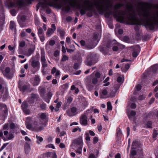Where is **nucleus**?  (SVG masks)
<instances>
[{"instance_id": "obj_30", "label": "nucleus", "mask_w": 158, "mask_h": 158, "mask_svg": "<svg viewBox=\"0 0 158 158\" xmlns=\"http://www.w3.org/2000/svg\"><path fill=\"white\" fill-rule=\"evenodd\" d=\"M10 28L11 29L15 28V23L13 21H10Z\"/></svg>"}, {"instance_id": "obj_44", "label": "nucleus", "mask_w": 158, "mask_h": 158, "mask_svg": "<svg viewBox=\"0 0 158 158\" xmlns=\"http://www.w3.org/2000/svg\"><path fill=\"white\" fill-rule=\"evenodd\" d=\"M31 98L33 99H37L38 98V95L37 94H31Z\"/></svg>"}, {"instance_id": "obj_64", "label": "nucleus", "mask_w": 158, "mask_h": 158, "mask_svg": "<svg viewBox=\"0 0 158 158\" xmlns=\"http://www.w3.org/2000/svg\"><path fill=\"white\" fill-rule=\"evenodd\" d=\"M56 71H57L56 68L53 67L51 73L52 74H53L55 73H56Z\"/></svg>"}, {"instance_id": "obj_21", "label": "nucleus", "mask_w": 158, "mask_h": 158, "mask_svg": "<svg viewBox=\"0 0 158 158\" xmlns=\"http://www.w3.org/2000/svg\"><path fill=\"white\" fill-rule=\"evenodd\" d=\"M62 104V102H58L56 106V107L54 109L56 111H58L59 110V108L61 107Z\"/></svg>"}, {"instance_id": "obj_59", "label": "nucleus", "mask_w": 158, "mask_h": 158, "mask_svg": "<svg viewBox=\"0 0 158 158\" xmlns=\"http://www.w3.org/2000/svg\"><path fill=\"white\" fill-rule=\"evenodd\" d=\"M135 88L136 90L139 91L141 89V86L140 85H138L136 86Z\"/></svg>"}, {"instance_id": "obj_34", "label": "nucleus", "mask_w": 158, "mask_h": 158, "mask_svg": "<svg viewBox=\"0 0 158 158\" xmlns=\"http://www.w3.org/2000/svg\"><path fill=\"white\" fill-rule=\"evenodd\" d=\"M130 66V64L127 63L126 64L125 66V69L124 70H122V71L124 72H127L129 69Z\"/></svg>"}, {"instance_id": "obj_43", "label": "nucleus", "mask_w": 158, "mask_h": 158, "mask_svg": "<svg viewBox=\"0 0 158 158\" xmlns=\"http://www.w3.org/2000/svg\"><path fill=\"white\" fill-rule=\"evenodd\" d=\"M139 52H138L136 51H133L132 53V56L136 58L138 55L139 53Z\"/></svg>"}, {"instance_id": "obj_25", "label": "nucleus", "mask_w": 158, "mask_h": 158, "mask_svg": "<svg viewBox=\"0 0 158 158\" xmlns=\"http://www.w3.org/2000/svg\"><path fill=\"white\" fill-rule=\"evenodd\" d=\"M34 48H30L28 49L27 52L26 53V56H30L34 52Z\"/></svg>"}, {"instance_id": "obj_15", "label": "nucleus", "mask_w": 158, "mask_h": 158, "mask_svg": "<svg viewBox=\"0 0 158 158\" xmlns=\"http://www.w3.org/2000/svg\"><path fill=\"white\" fill-rule=\"evenodd\" d=\"M117 81L119 84H115L114 85V88H116V91L119 89L121 85L123 82L122 78L120 77H118L117 78Z\"/></svg>"}, {"instance_id": "obj_4", "label": "nucleus", "mask_w": 158, "mask_h": 158, "mask_svg": "<svg viewBox=\"0 0 158 158\" xmlns=\"http://www.w3.org/2000/svg\"><path fill=\"white\" fill-rule=\"evenodd\" d=\"M0 70L2 72L3 74L8 79H10L12 78L13 76V73L10 72V69L9 67H7L5 69L4 71L2 68H0Z\"/></svg>"}, {"instance_id": "obj_7", "label": "nucleus", "mask_w": 158, "mask_h": 158, "mask_svg": "<svg viewBox=\"0 0 158 158\" xmlns=\"http://www.w3.org/2000/svg\"><path fill=\"white\" fill-rule=\"evenodd\" d=\"M95 57V54L94 53H89L87 56V62L86 64L89 66H91L94 64L95 63L94 61Z\"/></svg>"}, {"instance_id": "obj_31", "label": "nucleus", "mask_w": 158, "mask_h": 158, "mask_svg": "<svg viewBox=\"0 0 158 158\" xmlns=\"http://www.w3.org/2000/svg\"><path fill=\"white\" fill-rule=\"evenodd\" d=\"M36 138L37 139V142L38 144H40L43 140V138L42 137L38 136V135L36 136Z\"/></svg>"}, {"instance_id": "obj_1", "label": "nucleus", "mask_w": 158, "mask_h": 158, "mask_svg": "<svg viewBox=\"0 0 158 158\" xmlns=\"http://www.w3.org/2000/svg\"><path fill=\"white\" fill-rule=\"evenodd\" d=\"M124 6V4L118 3L114 6L116 10L113 14L118 21L122 23L126 22L130 25L139 24V19L136 17L137 12L139 16L145 20V26L148 27L150 30H153L156 26H158V3L152 8L140 3L136 10L132 6L126 4L124 9L117 10Z\"/></svg>"}, {"instance_id": "obj_49", "label": "nucleus", "mask_w": 158, "mask_h": 158, "mask_svg": "<svg viewBox=\"0 0 158 158\" xmlns=\"http://www.w3.org/2000/svg\"><path fill=\"white\" fill-rule=\"evenodd\" d=\"M146 98V95H140L139 97V99L140 100H142Z\"/></svg>"}, {"instance_id": "obj_41", "label": "nucleus", "mask_w": 158, "mask_h": 158, "mask_svg": "<svg viewBox=\"0 0 158 158\" xmlns=\"http://www.w3.org/2000/svg\"><path fill=\"white\" fill-rule=\"evenodd\" d=\"M41 109L43 110H45L46 108V105L45 103H42L40 105Z\"/></svg>"}, {"instance_id": "obj_37", "label": "nucleus", "mask_w": 158, "mask_h": 158, "mask_svg": "<svg viewBox=\"0 0 158 158\" xmlns=\"http://www.w3.org/2000/svg\"><path fill=\"white\" fill-rule=\"evenodd\" d=\"M14 135L12 133H9L7 137V139L10 140L14 138Z\"/></svg>"}, {"instance_id": "obj_42", "label": "nucleus", "mask_w": 158, "mask_h": 158, "mask_svg": "<svg viewBox=\"0 0 158 158\" xmlns=\"http://www.w3.org/2000/svg\"><path fill=\"white\" fill-rule=\"evenodd\" d=\"M123 40L124 41L127 43L130 42L129 38L127 36H124L123 38Z\"/></svg>"}, {"instance_id": "obj_48", "label": "nucleus", "mask_w": 158, "mask_h": 158, "mask_svg": "<svg viewBox=\"0 0 158 158\" xmlns=\"http://www.w3.org/2000/svg\"><path fill=\"white\" fill-rule=\"evenodd\" d=\"M158 135V133L156 130H154L153 133V138H155Z\"/></svg>"}, {"instance_id": "obj_14", "label": "nucleus", "mask_w": 158, "mask_h": 158, "mask_svg": "<svg viewBox=\"0 0 158 158\" xmlns=\"http://www.w3.org/2000/svg\"><path fill=\"white\" fill-rule=\"evenodd\" d=\"M0 110H2L4 114H6L8 112V109L6 105L3 103H0Z\"/></svg>"}, {"instance_id": "obj_63", "label": "nucleus", "mask_w": 158, "mask_h": 158, "mask_svg": "<svg viewBox=\"0 0 158 158\" xmlns=\"http://www.w3.org/2000/svg\"><path fill=\"white\" fill-rule=\"evenodd\" d=\"M51 28H50L53 31H54L56 29V27L55 26V25L54 24H52Z\"/></svg>"}, {"instance_id": "obj_13", "label": "nucleus", "mask_w": 158, "mask_h": 158, "mask_svg": "<svg viewBox=\"0 0 158 158\" xmlns=\"http://www.w3.org/2000/svg\"><path fill=\"white\" fill-rule=\"evenodd\" d=\"M28 104L27 102H23L22 107L23 111L27 114H29L30 113V110L27 109Z\"/></svg>"}, {"instance_id": "obj_58", "label": "nucleus", "mask_w": 158, "mask_h": 158, "mask_svg": "<svg viewBox=\"0 0 158 158\" xmlns=\"http://www.w3.org/2000/svg\"><path fill=\"white\" fill-rule=\"evenodd\" d=\"M117 46L121 48H124L125 46L124 45L122 44L119 43H117Z\"/></svg>"}, {"instance_id": "obj_47", "label": "nucleus", "mask_w": 158, "mask_h": 158, "mask_svg": "<svg viewBox=\"0 0 158 158\" xmlns=\"http://www.w3.org/2000/svg\"><path fill=\"white\" fill-rule=\"evenodd\" d=\"M101 76V74L99 72H96L95 74V78H97V79L100 78Z\"/></svg>"}, {"instance_id": "obj_54", "label": "nucleus", "mask_w": 158, "mask_h": 158, "mask_svg": "<svg viewBox=\"0 0 158 158\" xmlns=\"http://www.w3.org/2000/svg\"><path fill=\"white\" fill-rule=\"evenodd\" d=\"M9 124L8 123H6L5 124L3 127V130H6L8 129Z\"/></svg>"}, {"instance_id": "obj_62", "label": "nucleus", "mask_w": 158, "mask_h": 158, "mask_svg": "<svg viewBox=\"0 0 158 158\" xmlns=\"http://www.w3.org/2000/svg\"><path fill=\"white\" fill-rule=\"evenodd\" d=\"M64 9L66 11L68 12L70 10V7L68 6H66L64 7Z\"/></svg>"}, {"instance_id": "obj_46", "label": "nucleus", "mask_w": 158, "mask_h": 158, "mask_svg": "<svg viewBox=\"0 0 158 158\" xmlns=\"http://www.w3.org/2000/svg\"><path fill=\"white\" fill-rule=\"evenodd\" d=\"M98 81V79L97 78L94 77L92 79V83L93 84H96Z\"/></svg>"}, {"instance_id": "obj_39", "label": "nucleus", "mask_w": 158, "mask_h": 158, "mask_svg": "<svg viewBox=\"0 0 158 158\" xmlns=\"http://www.w3.org/2000/svg\"><path fill=\"white\" fill-rule=\"evenodd\" d=\"M69 60V57L65 55H64L62 58L61 61H64L68 60Z\"/></svg>"}, {"instance_id": "obj_23", "label": "nucleus", "mask_w": 158, "mask_h": 158, "mask_svg": "<svg viewBox=\"0 0 158 158\" xmlns=\"http://www.w3.org/2000/svg\"><path fill=\"white\" fill-rule=\"evenodd\" d=\"M52 94L51 92H49L47 94V97L48 98L47 100L45 99V101L48 103H49L50 99L52 96Z\"/></svg>"}, {"instance_id": "obj_2", "label": "nucleus", "mask_w": 158, "mask_h": 158, "mask_svg": "<svg viewBox=\"0 0 158 158\" xmlns=\"http://www.w3.org/2000/svg\"><path fill=\"white\" fill-rule=\"evenodd\" d=\"M31 65L33 67L35 71H38L40 66V64L39 60H36L35 59V57H32L30 60Z\"/></svg>"}, {"instance_id": "obj_27", "label": "nucleus", "mask_w": 158, "mask_h": 158, "mask_svg": "<svg viewBox=\"0 0 158 158\" xmlns=\"http://www.w3.org/2000/svg\"><path fill=\"white\" fill-rule=\"evenodd\" d=\"M133 51H136L140 52V46L138 45H136L133 47Z\"/></svg>"}, {"instance_id": "obj_16", "label": "nucleus", "mask_w": 158, "mask_h": 158, "mask_svg": "<svg viewBox=\"0 0 158 158\" xmlns=\"http://www.w3.org/2000/svg\"><path fill=\"white\" fill-rule=\"evenodd\" d=\"M142 145L139 142L135 140L133 142L131 147L133 149H136L137 147H140Z\"/></svg>"}, {"instance_id": "obj_8", "label": "nucleus", "mask_w": 158, "mask_h": 158, "mask_svg": "<svg viewBox=\"0 0 158 158\" xmlns=\"http://www.w3.org/2000/svg\"><path fill=\"white\" fill-rule=\"evenodd\" d=\"M83 143L81 138H78L77 139L74 140L71 145V146H73L75 147L79 146H82Z\"/></svg>"}, {"instance_id": "obj_50", "label": "nucleus", "mask_w": 158, "mask_h": 158, "mask_svg": "<svg viewBox=\"0 0 158 158\" xmlns=\"http://www.w3.org/2000/svg\"><path fill=\"white\" fill-rule=\"evenodd\" d=\"M15 127V124L13 123H11L10 125V129H14Z\"/></svg>"}, {"instance_id": "obj_60", "label": "nucleus", "mask_w": 158, "mask_h": 158, "mask_svg": "<svg viewBox=\"0 0 158 158\" xmlns=\"http://www.w3.org/2000/svg\"><path fill=\"white\" fill-rule=\"evenodd\" d=\"M30 149V148H25V152L26 154H28Z\"/></svg>"}, {"instance_id": "obj_9", "label": "nucleus", "mask_w": 158, "mask_h": 158, "mask_svg": "<svg viewBox=\"0 0 158 158\" xmlns=\"http://www.w3.org/2000/svg\"><path fill=\"white\" fill-rule=\"evenodd\" d=\"M80 124L83 126H86L87 124V117L86 114H82L80 117Z\"/></svg>"}, {"instance_id": "obj_61", "label": "nucleus", "mask_w": 158, "mask_h": 158, "mask_svg": "<svg viewBox=\"0 0 158 158\" xmlns=\"http://www.w3.org/2000/svg\"><path fill=\"white\" fill-rule=\"evenodd\" d=\"M10 12H11V15L13 16H14L15 15L16 11L15 10H11L10 11Z\"/></svg>"}, {"instance_id": "obj_52", "label": "nucleus", "mask_w": 158, "mask_h": 158, "mask_svg": "<svg viewBox=\"0 0 158 158\" xmlns=\"http://www.w3.org/2000/svg\"><path fill=\"white\" fill-rule=\"evenodd\" d=\"M115 90V92H111L110 94V97H114L115 96V93L116 92L117 90L116 91V88H114Z\"/></svg>"}, {"instance_id": "obj_38", "label": "nucleus", "mask_w": 158, "mask_h": 158, "mask_svg": "<svg viewBox=\"0 0 158 158\" xmlns=\"http://www.w3.org/2000/svg\"><path fill=\"white\" fill-rule=\"evenodd\" d=\"M158 68V65L156 64L153 65L152 67V70L153 72H155L157 70Z\"/></svg>"}, {"instance_id": "obj_55", "label": "nucleus", "mask_w": 158, "mask_h": 158, "mask_svg": "<svg viewBox=\"0 0 158 158\" xmlns=\"http://www.w3.org/2000/svg\"><path fill=\"white\" fill-rule=\"evenodd\" d=\"M108 93L106 89H104L102 91V94L103 95H106Z\"/></svg>"}, {"instance_id": "obj_53", "label": "nucleus", "mask_w": 158, "mask_h": 158, "mask_svg": "<svg viewBox=\"0 0 158 158\" xmlns=\"http://www.w3.org/2000/svg\"><path fill=\"white\" fill-rule=\"evenodd\" d=\"M46 148H52V149H54L55 148V147L54 146V145L52 144H49L46 146Z\"/></svg>"}, {"instance_id": "obj_26", "label": "nucleus", "mask_w": 158, "mask_h": 158, "mask_svg": "<svg viewBox=\"0 0 158 158\" xmlns=\"http://www.w3.org/2000/svg\"><path fill=\"white\" fill-rule=\"evenodd\" d=\"M54 32L50 28H49L47 30L46 32V35L48 36H50L51 35L53 34Z\"/></svg>"}, {"instance_id": "obj_11", "label": "nucleus", "mask_w": 158, "mask_h": 158, "mask_svg": "<svg viewBox=\"0 0 158 158\" xmlns=\"http://www.w3.org/2000/svg\"><path fill=\"white\" fill-rule=\"evenodd\" d=\"M38 34L41 42H43L45 40L44 34V31L41 27L38 29Z\"/></svg>"}, {"instance_id": "obj_32", "label": "nucleus", "mask_w": 158, "mask_h": 158, "mask_svg": "<svg viewBox=\"0 0 158 158\" xmlns=\"http://www.w3.org/2000/svg\"><path fill=\"white\" fill-rule=\"evenodd\" d=\"M136 114V112L134 110H131L130 113V115H129V114H128V118L130 119L131 116H134Z\"/></svg>"}, {"instance_id": "obj_3", "label": "nucleus", "mask_w": 158, "mask_h": 158, "mask_svg": "<svg viewBox=\"0 0 158 158\" xmlns=\"http://www.w3.org/2000/svg\"><path fill=\"white\" fill-rule=\"evenodd\" d=\"M100 38L99 36L96 33L94 34L93 39L94 41V44L92 45L89 44L86 46L87 49H91L93 48L97 45V43L98 42Z\"/></svg>"}, {"instance_id": "obj_5", "label": "nucleus", "mask_w": 158, "mask_h": 158, "mask_svg": "<svg viewBox=\"0 0 158 158\" xmlns=\"http://www.w3.org/2000/svg\"><path fill=\"white\" fill-rule=\"evenodd\" d=\"M45 54V52L44 49H41V51L40 60L42 63V67L44 68H45L48 66V64L46 60Z\"/></svg>"}, {"instance_id": "obj_12", "label": "nucleus", "mask_w": 158, "mask_h": 158, "mask_svg": "<svg viewBox=\"0 0 158 158\" xmlns=\"http://www.w3.org/2000/svg\"><path fill=\"white\" fill-rule=\"evenodd\" d=\"M32 122V118L31 117H28L26 119L25 124L26 127L28 129H31L32 127L31 123Z\"/></svg>"}, {"instance_id": "obj_33", "label": "nucleus", "mask_w": 158, "mask_h": 158, "mask_svg": "<svg viewBox=\"0 0 158 158\" xmlns=\"http://www.w3.org/2000/svg\"><path fill=\"white\" fill-rule=\"evenodd\" d=\"M135 149H133L131 147V155L133 156H135L136 155L137 152L135 150Z\"/></svg>"}, {"instance_id": "obj_56", "label": "nucleus", "mask_w": 158, "mask_h": 158, "mask_svg": "<svg viewBox=\"0 0 158 158\" xmlns=\"http://www.w3.org/2000/svg\"><path fill=\"white\" fill-rule=\"evenodd\" d=\"M98 140V138L97 137H95L93 139V143H96Z\"/></svg>"}, {"instance_id": "obj_29", "label": "nucleus", "mask_w": 158, "mask_h": 158, "mask_svg": "<svg viewBox=\"0 0 158 158\" xmlns=\"http://www.w3.org/2000/svg\"><path fill=\"white\" fill-rule=\"evenodd\" d=\"M18 19L19 20H20L21 21L24 22L26 20V17L24 15L19 16Z\"/></svg>"}, {"instance_id": "obj_57", "label": "nucleus", "mask_w": 158, "mask_h": 158, "mask_svg": "<svg viewBox=\"0 0 158 158\" xmlns=\"http://www.w3.org/2000/svg\"><path fill=\"white\" fill-rule=\"evenodd\" d=\"M25 45V42L24 41H22L19 43V46L21 47H23Z\"/></svg>"}, {"instance_id": "obj_20", "label": "nucleus", "mask_w": 158, "mask_h": 158, "mask_svg": "<svg viewBox=\"0 0 158 158\" xmlns=\"http://www.w3.org/2000/svg\"><path fill=\"white\" fill-rule=\"evenodd\" d=\"M69 86V85L67 83L63 84L61 86V90L62 91H65L66 90Z\"/></svg>"}, {"instance_id": "obj_51", "label": "nucleus", "mask_w": 158, "mask_h": 158, "mask_svg": "<svg viewBox=\"0 0 158 158\" xmlns=\"http://www.w3.org/2000/svg\"><path fill=\"white\" fill-rule=\"evenodd\" d=\"M55 43V40H51L49 41V44L51 46L54 45Z\"/></svg>"}, {"instance_id": "obj_40", "label": "nucleus", "mask_w": 158, "mask_h": 158, "mask_svg": "<svg viewBox=\"0 0 158 158\" xmlns=\"http://www.w3.org/2000/svg\"><path fill=\"white\" fill-rule=\"evenodd\" d=\"M107 110H111L112 109V106L110 102H108L107 103Z\"/></svg>"}, {"instance_id": "obj_22", "label": "nucleus", "mask_w": 158, "mask_h": 158, "mask_svg": "<svg viewBox=\"0 0 158 158\" xmlns=\"http://www.w3.org/2000/svg\"><path fill=\"white\" fill-rule=\"evenodd\" d=\"M109 77H107L106 78L104 81L103 83L104 84L103 86H106L109 85H110L109 82H107L109 80Z\"/></svg>"}, {"instance_id": "obj_45", "label": "nucleus", "mask_w": 158, "mask_h": 158, "mask_svg": "<svg viewBox=\"0 0 158 158\" xmlns=\"http://www.w3.org/2000/svg\"><path fill=\"white\" fill-rule=\"evenodd\" d=\"M152 123L151 121H148L147 122V127L149 128H152Z\"/></svg>"}, {"instance_id": "obj_10", "label": "nucleus", "mask_w": 158, "mask_h": 158, "mask_svg": "<svg viewBox=\"0 0 158 158\" xmlns=\"http://www.w3.org/2000/svg\"><path fill=\"white\" fill-rule=\"evenodd\" d=\"M40 81V79L38 75H36L31 81V83L34 86L38 85Z\"/></svg>"}, {"instance_id": "obj_17", "label": "nucleus", "mask_w": 158, "mask_h": 158, "mask_svg": "<svg viewBox=\"0 0 158 158\" xmlns=\"http://www.w3.org/2000/svg\"><path fill=\"white\" fill-rule=\"evenodd\" d=\"M76 111V108L73 107L71 109V112L72 113V114L70 113V111H67V113L69 116H72L74 115V114H73L75 113Z\"/></svg>"}, {"instance_id": "obj_24", "label": "nucleus", "mask_w": 158, "mask_h": 158, "mask_svg": "<svg viewBox=\"0 0 158 158\" xmlns=\"http://www.w3.org/2000/svg\"><path fill=\"white\" fill-rule=\"evenodd\" d=\"M39 117L42 120L44 119L46 117V115L44 113H42L39 114Z\"/></svg>"}, {"instance_id": "obj_19", "label": "nucleus", "mask_w": 158, "mask_h": 158, "mask_svg": "<svg viewBox=\"0 0 158 158\" xmlns=\"http://www.w3.org/2000/svg\"><path fill=\"white\" fill-rule=\"evenodd\" d=\"M57 31L59 32L61 37H63L65 35V31L62 30L59 27L57 29Z\"/></svg>"}, {"instance_id": "obj_36", "label": "nucleus", "mask_w": 158, "mask_h": 158, "mask_svg": "<svg viewBox=\"0 0 158 158\" xmlns=\"http://www.w3.org/2000/svg\"><path fill=\"white\" fill-rule=\"evenodd\" d=\"M82 146H79L78 147V148L76 150V152L77 153L81 154V152L82 150Z\"/></svg>"}, {"instance_id": "obj_35", "label": "nucleus", "mask_w": 158, "mask_h": 158, "mask_svg": "<svg viewBox=\"0 0 158 158\" xmlns=\"http://www.w3.org/2000/svg\"><path fill=\"white\" fill-rule=\"evenodd\" d=\"M122 135V132L120 128H118L116 132V136L118 137H119Z\"/></svg>"}, {"instance_id": "obj_18", "label": "nucleus", "mask_w": 158, "mask_h": 158, "mask_svg": "<svg viewBox=\"0 0 158 158\" xmlns=\"http://www.w3.org/2000/svg\"><path fill=\"white\" fill-rule=\"evenodd\" d=\"M40 94L43 98H44L45 97V89L44 88L39 87V89Z\"/></svg>"}, {"instance_id": "obj_6", "label": "nucleus", "mask_w": 158, "mask_h": 158, "mask_svg": "<svg viewBox=\"0 0 158 158\" xmlns=\"http://www.w3.org/2000/svg\"><path fill=\"white\" fill-rule=\"evenodd\" d=\"M24 3L23 0H17L15 3L10 2L9 3V6L12 7H18L21 8L24 6Z\"/></svg>"}, {"instance_id": "obj_28", "label": "nucleus", "mask_w": 158, "mask_h": 158, "mask_svg": "<svg viewBox=\"0 0 158 158\" xmlns=\"http://www.w3.org/2000/svg\"><path fill=\"white\" fill-rule=\"evenodd\" d=\"M28 87V86L26 85H24L22 86V87H19L20 90L23 92H24L25 90H27Z\"/></svg>"}]
</instances>
